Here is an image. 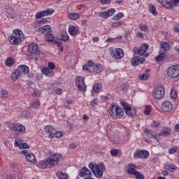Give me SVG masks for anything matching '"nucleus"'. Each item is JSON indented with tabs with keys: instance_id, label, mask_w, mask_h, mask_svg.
<instances>
[{
	"instance_id": "obj_1",
	"label": "nucleus",
	"mask_w": 179,
	"mask_h": 179,
	"mask_svg": "<svg viewBox=\"0 0 179 179\" xmlns=\"http://www.w3.org/2000/svg\"><path fill=\"white\" fill-rule=\"evenodd\" d=\"M38 32L45 34L46 41H48L49 43H54L55 41L58 47L62 45L61 41H55V36L52 34V28H51V26H43L38 29Z\"/></svg>"
},
{
	"instance_id": "obj_2",
	"label": "nucleus",
	"mask_w": 179,
	"mask_h": 179,
	"mask_svg": "<svg viewBox=\"0 0 179 179\" xmlns=\"http://www.w3.org/2000/svg\"><path fill=\"white\" fill-rule=\"evenodd\" d=\"M89 169L92 170L94 176L97 178H101L103 177V173L106 171V165L103 164H94L91 162L88 165Z\"/></svg>"
},
{
	"instance_id": "obj_3",
	"label": "nucleus",
	"mask_w": 179,
	"mask_h": 179,
	"mask_svg": "<svg viewBox=\"0 0 179 179\" xmlns=\"http://www.w3.org/2000/svg\"><path fill=\"white\" fill-rule=\"evenodd\" d=\"M24 40V34L20 29H15L13 34L8 36V41L12 45H17Z\"/></svg>"
},
{
	"instance_id": "obj_4",
	"label": "nucleus",
	"mask_w": 179,
	"mask_h": 179,
	"mask_svg": "<svg viewBox=\"0 0 179 179\" xmlns=\"http://www.w3.org/2000/svg\"><path fill=\"white\" fill-rule=\"evenodd\" d=\"M109 114L113 118H121L124 116V109L117 103H113L108 109Z\"/></svg>"
},
{
	"instance_id": "obj_5",
	"label": "nucleus",
	"mask_w": 179,
	"mask_h": 179,
	"mask_svg": "<svg viewBox=\"0 0 179 179\" xmlns=\"http://www.w3.org/2000/svg\"><path fill=\"white\" fill-rule=\"evenodd\" d=\"M47 159L50 164V168L54 169V167L59 166V163L64 157L59 153H51Z\"/></svg>"
},
{
	"instance_id": "obj_6",
	"label": "nucleus",
	"mask_w": 179,
	"mask_h": 179,
	"mask_svg": "<svg viewBox=\"0 0 179 179\" xmlns=\"http://www.w3.org/2000/svg\"><path fill=\"white\" fill-rule=\"evenodd\" d=\"M166 74L171 79L179 78V64L169 67Z\"/></svg>"
},
{
	"instance_id": "obj_7",
	"label": "nucleus",
	"mask_w": 179,
	"mask_h": 179,
	"mask_svg": "<svg viewBox=\"0 0 179 179\" xmlns=\"http://www.w3.org/2000/svg\"><path fill=\"white\" fill-rule=\"evenodd\" d=\"M28 50L30 54H34L35 55H38L41 58H44L45 57V53L40 51L38 50V45L36 43H31L28 46Z\"/></svg>"
},
{
	"instance_id": "obj_8",
	"label": "nucleus",
	"mask_w": 179,
	"mask_h": 179,
	"mask_svg": "<svg viewBox=\"0 0 179 179\" xmlns=\"http://www.w3.org/2000/svg\"><path fill=\"white\" fill-rule=\"evenodd\" d=\"M120 104L122 107H123L126 114L129 115V117H134V115H136V110L135 108H132L128 103L124 101H121Z\"/></svg>"
},
{
	"instance_id": "obj_9",
	"label": "nucleus",
	"mask_w": 179,
	"mask_h": 179,
	"mask_svg": "<svg viewBox=\"0 0 179 179\" xmlns=\"http://www.w3.org/2000/svg\"><path fill=\"white\" fill-rule=\"evenodd\" d=\"M9 129L16 134H24V132H26V127L23 126V124L19 123H14L10 125Z\"/></svg>"
},
{
	"instance_id": "obj_10",
	"label": "nucleus",
	"mask_w": 179,
	"mask_h": 179,
	"mask_svg": "<svg viewBox=\"0 0 179 179\" xmlns=\"http://www.w3.org/2000/svg\"><path fill=\"white\" fill-rule=\"evenodd\" d=\"M164 87L160 85L157 87L154 91H153V97L156 99L157 100H160L163 99V96H164Z\"/></svg>"
},
{
	"instance_id": "obj_11",
	"label": "nucleus",
	"mask_w": 179,
	"mask_h": 179,
	"mask_svg": "<svg viewBox=\"0 0 179 179\" xmlns=\"http://www.w3.org/2000/svg\"><path fill=\"white\" fill-rule=\"evenodd\" d=\"M110 52L112 58H114L115 59H121V58H124V50L121 48H115L114 50L110 48Z\"/></svg>"
},
{
	"instance_id": "obj_12",
	"label": "nucleus",
	"mask_w": 179,
	"mask_h": 179,
	"mask_svg": "<svg viewBox=\"0 0 179 179\" xmlns=\"http://www.w3.org/2000/svg\"><path fill=\"white\" fill-rule=\"evenodd\" d=\"M76 85L80 92H86V85H85V78L83 77H77Z\"/></svg>"
},
{
	"instance_id": "obj_13",
	"label": "nucleus",
	"mask_w": 179,
	"mask_h": 179,
	"mask_svg": "<svg viewBox=\"0 0 179 179\" xmlns=\"http://www.w3.org/2000/svg\"><path fill=\"white\" fill-rule=\"evenodd\" d=\"M134 159H148L149 157V151L145 150H137L134 154Z\"/></svg>"
},
{
	"instance_id": "obj_14",
	"label": "nucleus",
	"mask_w": 179,
	"mask_h": 179,
	"mask_svg": "<svg viewBox=\"0 0 179 179\" xmlns=\"http://www.w3.org/2000/svg\"><path fill=\"white\" fill-rule=\"evenodd\" d=\"M149 50V45L144 43L138 49L136 47H134L133 49L134 54H138V55H143L146 53V51Z\"/></svg>"
},
{
	"instance_id": "obj_15",
	"label": "nucleus",
	"mask_w": 179,
	"mask_h": 179,
	"mask_svg": "<svg viewBox=\"0 0 179 179\" xmlns=\"http://www.w3.org/2000/svg\"><path fill=\"white\" fill-rule=\"evenodd\" d=\"M52 13H54V10L48 8L45 10L36 13L35 17L36 19H41V17H44L45 16H50V15H52Z\"/></svg>"
},
{
	"instance_id": "obj_16",
	"label": "nucleus",
	"mask_w": 179,
	"mask_h": 179,
	"mask_svg": "<svg viewBox=\"0 0 179 179\" xmlns=\"http://www.w3.org/2000/svg\"><path fill=\"white\" fill-rule=\"evenodd\" d=\"M179 0H164V5L166 9H170V8H173V6H177L178 5Z\"/></svg>"
},
{
	"instance_id": "obj_17",
	"label": "nucleus",
	"mask_w": 179,
	"mask_h": 179,
	"mask_svg": "<svg viewBox=\"0 0 179 179\" xmlns=\"http://www.w3.org/2000/svg\"><path fill=\"white\" fill-rule=\"evenodd\" d=\"M79 176L80 177H92V176H93V174H92V171L90 170H89V169H87V167L83 166L79 173Z\"/></svg>"
},
{
	"instance_id": "obj_18",
	"label": "nucleus",
	"mask_w": 179,
	"mask_h": 179,
	"mask_svg": "<svg viewBox=\"0 0 179 179\" xmlns=\"http://www.w3.org/2000/svg\"><path fill=\"white\" fill-rule=\"evenodd\" d=\"M14 146L15 148H19V149H29L30 146L27 143H23L22 139L15 140L14 143Z\"/></svg>"
},
{
	"instance_id": "obj_19",
	"label": "nucleus",
	"mask_w": 179,
	"mask_h": 179,
	"mask_svg": "<svg viewBox=\"0 0 179 179\" xmlns=\"http://www.w3.org/2000/svg\"><path fill=\"white\" fill-rule=\"evenodd\" d=\"M162 108L164 113H170L173 110V103L170 101H165L162 103Z\"/></svg>"
},
{
	"instance_id": "obj_20",
	"label": "nucleus",
	"mask_w": 179,
	"mask_h": 179,
	"mask_svg": "<svg viewBox=\"0 0 179 179\" xmlns=\"http://www.w3.org/2000/svg\"><path fill=\"white\" fill-rule=\"evenodd\" d=\"M93 66H94L93 62L89 60L87 64L83 66V71L92 73V68L93 69Z\"/></svg>"
},
{
	"instance_id": "obj_21",
	"label": "nucleus",
	"mask_w": 179,
	"mask_h": 179,
	"mask_svg": "<svg viewBox=\"0 0 179 179\" xmlns=\"http://www.w3.org/2000/svg\"><path fill=\"white\" fill-rule=\"evenodd\" d=\"M17 71L18 73H20V75H26L27 73H29V66L26 65H22L17 67Z\"/></svg>"
},
{
	"instance_id": "obj_22",
	"label": "nucleus",
	"mask_w": 179,
	"mask_h": 179,
	"mask_svg": "<svg viewBox=\"0 0 179 179\" xmlns=\"http://www.w3.org/2000/svg\"><path fill=\"white\" fill-rule=\"evenodd\" d=\"M45 132L46 134H48L49 138H54V134H55V129L51 126H46L45 127Z\"/></svg>"
},
{
	"instance_id": "obj_23",
	"label": "nucleus",
	"mask_w": 179,
	"mask_h": 179,
	"mask_svg": "<svg viewBox=\"0 0 179 179\" xmlns=\"http://www.w3.org/2000/svg\"><path fill=\"white\" fill-rule=\"evenodd\" d=\"M159 135V136H169V135H171V129H170V128L164 127L162 128Z\"/></svg>"
},
{
	"instance_id": "obj_24",
	"label": "nucleus",
	"mask_w": 179,
	"mask_h": 179,
	"mask_svg": "<svg viewBox=\"0 0 179 179\" xmlns=\"http://www.w3.org/2000/svg\"><path fill=\"white\" fill-rule=\"evenodd\" d=\"M69 33L70 36H78L79 34V28L75 26H70L69 27Z\"/></svg>"
},
{
	"instance_id": "obj_25",
	"label": "nucleus",
	"mask_w": 179,
	"mask_h": 179,
	"mask_svg": "<svg viewBox=\"0 0 179 179\" xmlns=\"http://www.w3.org/2000/svg\"><path fill=\"white\" fill-rule=\"evenodd\" d=\"M38 167H39V169H50L48 158L38 163Z\"/></svg>"
},
{
	"instance_id": "obj_26",
	"label": "nucleus",
	"mask_w": 179,
	"mask_h": 179,
	"mask_svg": "<svg viewBox=\"0 0 179 179\" xmlns=\"http://www.w3.org/2000/svg\"><path fill=\"white\" fill-rule=\"evenodd\" d=\"M136 169V166L134 164H130L128 165V169H127V173L128 174H132L133 176H135L136 173H137V170L135 169Z\"/></svg>"
},
{
	"instance_id": "obj_27",
	"label": "nucleus",
	"mask_w": 179,
	"mask_h": 179,
	"mask_svg": "<svg viewBox=\"0 0 179 179\" xmlns=\"http://www.w3.org/2000/svg\"><path fill=\"white\" fill-rule=\"evenodd\" d=\"M144 134L148 138H151V139H156V132L153 131L152 130L145 129L144 130Z\"/></svg>"
},
{
	"instance_id": "obj_28",
	"label": "nucleus",
	"mask_w": 179,
	"mask_h": 179,
	"mask_svg": "<svg viewBox=\"0 0 179 179\" xmlns=\"http://www.w3.org/2000/svg\"><path fill=\"white\" fill-rule=\"evenodd\" d=\"M164 58H166V52L162 50H160L159 55L155 57V61L162 62V61H164Z\"/></svg>"
},
{
	"instance_id": "obj_29",
	"label": "nucleus",
	"mask_w": 179,
	"mask_h": 179,
	"mask_svg": "<svg viewBox=\"0 0 179 179\" xmlns=\"http://www.w3.org/2000/svg\"><path fill=\"white\" fill-rule=\"evenodd\" d=\"M42 72L46 76L51 77V76H54V75H55L54 70H51V69H48V68L42 69Z\"/></svg>"
},
{
	"instance_id": "obj_30",
	"label": "nucleus",
	"mask_w": 179,
	"mask_h": 179,
	"mask_svg": "<svg viewBox=\"0 0 179 179\" xmlns=\"http://www.w3.org/2000/svg\"><path fill=\"white\" fill-rule=\"evenodd\" d=\"M160 48L162 51H164V52H166V51H169V50H170V43L162 41L160 43Z\"/></svg>"
},
{
	"instance_id": "obj_31",
	"label": "nucleus",
	"mask_w": 179,
	"mask_h": 179,
	"mask_svg": "<svg viewBox=\"0 0 179 179\" xmlns=\"http://www.w3.org/2000/svg\"><path fill=\"white\" fill-rule=\"evenodd\" d=\"M26 159L27 160V162H29V163H36V162H37L34 154L27 155Z\"/></svg>"
},
{
	"instance_id": "obj_32",
	"label": "nucleus",
	"mask_w": 179,
	"mask_h": 179,
	"mask_svg": "<svg viewBox=\"0 0 179 179\" xmlns=\"http://www.w3.org/2000/svg\"><path fill=\"white\" fill-rule=\"evenodd\" d=\"M92 69L93 72H94L95 73H100V72H103V66H101V64L94 65Z\"/></svg>"
},
{
	"instance_id": "obj_33",
	"label": "nucleus",
	"mask_w": 179,
	"mask_h": 179,
	"mask_svg": "<svg viewBox=\"0 0 179 179\" xmlns=\"http://www.w3.org/2000/svg\"><path fill=\"white\" fill-rule=\"evenodd\" d=\"M10 78H11L12 80H13V82H16V80H17V79H19V78H20V74L16 70L12 73Z\"/></svg>"
},
{
	"instance_id": "obj_34",
	"label": "nucleus",
	"mask_w": 179,
	"mask_h": 179,
	"mask_svg": "<svg viewBox=\"0 0 179 179\" xmlns=\"http://www.w3.org/2000/svg\"><path fill=\"white\" fill-rule=\"evenodd\" d=\"M148 10L150 13L154 15V16H157V10H156V7L153 4H150L148 6Z\"/></svg>"
},
{
	"instance_id": "obj_35",
	"label": "nucleus",
	"mask_w": 179,
	"mask_h": 179,
	"mask_svg": "<svg viewBox=\"0 0 179 179\" xmlns=\"http://www.w3.org/2000/svg\"><path fill=\"white\" fill-rule=\"evenodd\" d=\"M165 169L169 171H174V170H177V166L172 164H166Z\"/></svg>"
},
{
	"instance_id": "obj_36",
	"label": "nucleus",
	"mask_w": 179,
	"mask_h": 179,
	"mask_svg": "<svg viewBox=\"0 0 179 179\" xmlns=\"http://www.w3.org/2000/svg\"><path fill=\"white\" fill-rule=\"evenodd\" d=\"M41 105L40 101L38 100H34L30 103V107H32L33 108H39Z\"/></svg>"
},
{
	"instance_id": "obj_37",
	"label": "nucleus",
	"mask_w": 179,
	"mask_h": 179,
	"mask_svg": "<svg viewBox=\"0 0 179 179\" xmlns=\"http://www.w3.org/2000/svg\"><path fill=\"white\" fill-rule=\"evenodd\" d=\"M102 88L103 85L100 83H97L94 85L92 90L94 93H99V90H101Z\"/></svg>"
},
{
	"instance_id": "obj_38",
	"label": "nucleus",
	"mask_w": 179,
	"mask_h": 179,
	"mask_svg": "<svg viewBox=\"0 0 179 179\" xmlns=\"http://www.w3.org/2000/svg\"><path fill=\"white\" fill-rule=\"evenodd\" d=\"M131 64L132 66H136L139 65V57H134L131 59Z\"/></svg>"
},
{
	"instance_id": "obj_39",
	"label": "nucleus",
	"mask_w": 179,
	"mask_h": 179,
	"mask_svg": "<svg viewBox=\"0 0 179 179\" xmlns=\"http://www.w3.org/2000/svg\"><path fill=\"white\" fill-rule=\"evenodd\" d=\"M56 176L59 179H68V175L64 172H57L56 173Z\"/></svg>"
},
{
	"instance_id": "obj_40",
	"label": "nucleus",
	"mask_w": 179,
	"mask_h": 179,
	"mask_svg": "<svg viewBox=\"0 0 179 179\" xmlns=\"http://www.w3.org/2000/svg\"><path fill=\"white\" fill-rule=\"evenodd\" d=\"M11 169L16 173L17 176L20 174V171L17 169V164L13 163L11 164Z\"/></svg>"
},
{
	"instance_id": "obj_41",
	"label": "nucleus",
	"mask_w": 179,
	"mask_h": 179,
	"mask_svg": "<svg viewBox=\"0 0 179 179\" xmlns=\"http://www.w3.org/2000/svg\"><path fill=\"white\" fill-rule=\"evenodd\" d=\"M6 12L8 13L7 17L8 19H15V15L12 14V12H13V10H12V8H7L6 10Z\"/></svg>"
},
{
	"instance_id": "obj_42",
	"label": "nucleus",
	"mask_w": 179,
	"mask_h": 179,
	"mask_svg": "<svg viewBox=\"0 0 179 179\" xmlns=\"http://www.w3.org/2000/svg\"><path fill=\"white\" fill-rule=\"evenodd\" d=\"M69 17L71 20H78V19H79V14L77 13H72L69 15Z\"/></svg>"
},
{
	"instance_id": "obj_43",
	"label": "nucleus",
	"mask_w": 179,
	"mask_h": 179,
	"mask_svg": "<svg viewBox=\"0 0 179 179\" xmlns=\"http://www.w3.org/2000/svg\"><path fill=\"white\" fill-rule=\"evenodd\" d=\"M62 41H64V43H66L68 40H69V36H68V34L66 31H63L62 33Z\"/></svg>"
},
{
	"instance_id": "obj_44",
	"label": "nucleus",
	"mask_w": 179,
	"mask_h": 179,
	"mask_svg": "<svg viewBox=\"0 0 179 179\" xmlns=\"http://www.w3.org/2000/svg\"><path fill=\"white\" fill-rule=\"evenodd\" d=\"M150 76V74L143 73V75L138 76V79H140V80H148Z\"/></svg>"
},
{
	"instance_id": "obj_45",
	"label": "nucleus",
	"mask_w": 179,
	"mask_h": 179,
	"mask_svg": "<svg viewBox=\"0 0 179 179\" xmlns=\"http://www.w3.org/2000/svg\"><path fill=\"white\" fill-rule=\"evenodd\" d=\"M13 64H14L13 59H12V57H8L6 61V66H12Z\"/></svg>"
},
{
	"instance_id": "obj_46",
	"label": "nucleus",
	"mask_w": 179,
	"mask_h": 179,
	"mask_svg": "<svg viewBox=\"0 0 179 179\" xmlns=\"http://www.w3.org/2000/svg\"><path fill=\"white\" fill-rule=\"evenodd\" d=\"M124 17V13H118L116 15L113 16V20H120L122 17Z\"/></svg>"
},
{
	"instance_id": "obj_47",
	"label": "nucleus",
	"mask_w": 179,
	"mask_h": 179,
	"mask_svg": "<svg viewBox=\"0 0 179 179\" xmlns=\"http://www.w3.org/2000/svg\"><path fill=\"white\" fill-rule=\"evenodd\" d=\"M152 112V106L148 105L145 106V109L144 110V113L146 115H149V114H150V113Z\"/></svg>"
},
{
	"instance_id": "obj_48",
	"label": "nucleus",
	"mask_w": 179,
	"mask_h": 179,
	"mask_svg": "<svg viewBox=\"0 0 179 179\" xmlns=\"http://www.w3.org/2000/svg\"><path fill=\"white\" fill-rule=\"evenodd\" d=\"M134 176L136 179H145V176L139 171H137Z\"/></svg>"
},
{
	"instance_id": "obj_49",
	"label": "nucleus",
	"mask_w": 179,
	"mask_h": 179,
	"mask_svg": "<svg viewBox=\"0 0 179 179\" xmlns=\"http://www.w3.org/2000/svg\"><path fill=\"white\" fill-rule=\"evenodd\" d=\"M177 150H178V148L175 146L169 150V155H174V153L177 152Z\"/></svg>"
},
{
	"instance_id": "obj_50",
	"label": "nucleus",
	"mask_w": 179,
	"mask_h": 179,
	"mask_svg": "<svg viewBox=\"0 0 179 179\" xmlns=\"http://www.w3.org/2000/svg\"><path fill=\"white\" fill-rule=\"evenodd\" d=\"M1 94L2 99H6V97L9 96V93L6 91V90H1Z\"/></svg>"
},
{
	"instance_id": "obj_51",
	"label": "nucleus",
	"mask_w": 179,
	"mask_h": 179,
	"mask_svg": "<svg viewBox=\"0 0 179 179\" xmlns=\"http://www.w3.org/2000/svg\"><path fill=\"white\" fill-rule=\"evenodd\" d=\"M122 24H124V22H113L111 27H120V26H122Z\"/></svg>"
},
{
	"instance_id": "obj_52",
	"label": "nucleus",
	"mask_w": 179,
	"mask_h": 179,
	"mask_svg": "<svg viewBox=\"0 0 179 179\" xmlns=\"http://www.w3.org/2000/svg\"><path fill=\"white\" fill-rule=\"evenodd\" d=\"M99 15L101 16V17H103V19H107L109 17L107 11L101 12L99 13Z\"/></svg>"
},
{
	"instance_id": "obj_53",
	"label": "nucleus",
	"mask_w": 179,
	"mask_h": 179,
	"mask_svg": "<svg viewBox=\"0 0 179 179\" xmlns=\"http://www.w3.org/2000/svg\"><path fill=\"white\" fill-rule=\"evenodd\" d=\"M90 104L92 107V108H96V106H97L99 104L98 101H97V98L94 99L91 102Z\"/></svg>"
},
{
	"instance_id": "obj_54",
	"label": "nucleus",
	"mask_w": 179,
	"mask_h": 179,
	"mask_svg": "<svg viewBox=\"0 0 179 179\" xmlns=\"http://www.w3.org/2000/svg\"><path fill=\"white\" fill-rule=\"evenodd\" d=\"M170 96L171 99H177V92L174 90H171Z\"/></svg>"
},
{
	"instance_id": "obj_55",
	"label": "nucleus",
	"mask_w": 179,
	"mask_h": 179,
	"mask_svg": "<svg viewBox=\"0 0 179 179\" xmlns=\"http://www.w3.org/2000/svg\"><path fill=\"white\" fill-rule=\"evenodd\" d=\"M139 27L142 31H148V26L146 24H141Z\"/></svg>"
},
{
	"instance_id": "obj_56",
	"label": "nucleus",
	"mask_w": 179,
	"mask_h": 179,
	"mask_svg": "<svg viewBox=\"0 0 179 179\" xmlns=\"http://www.w3.org/2000/svg\"><path fill=\"white\" fill-rule=\"evenodd\" d=\"M108 13V16L110 17V16H113L115 13V9L111 8L109 9L108 11H106Z\"/></svg>"
},
{
	"instance_id": "obj_57",
	"label": "nucleus",
	"mask_w": 179,
	"mask_h": 179,
	"mask_svg": "<svg viewBox=\"0 0 179 179\" xmlns=\"http://www.w3.org/2000/svg\"><path fill=\"white\" fill-rule=\"evenodd\" d=\"M54 136H55V138H62V136H64V134H62V132H57V130H55V134H54Z\"/></svg>"
},
{
	"instance_id": "obj_58",
	"label": "nucleus",
	"mask_w": 179,
	"mask_h": 179,
	"mask_svg": "<svg viewBox=\"0 0 179 179\" xmlns=\"http://www.w3.org/2000/svg\"><path fill=\"white\" fill-rule=\"evenodd\" d=\"M32 96H34L35 97H40V91L38 90H34Z\"/></svg>"
},
{
	"instance_id": "obj_59",
	"label": "nucleus",
	"mask_w": 179,
	"mask_h": 179,
	"mask_svg": "<svg viewBox=\"0 0 179 179\" xmlns=\"http://www.w3.org/2000/svg\"><path fill=\"white\" fill-rule=\"evenodd\" d=\"M48 68L53 71V69H55V64H54L53 62H49Z\"/></svg>"
},
{
	"instance_id": "obj_60",
	"label": "nucleus",
	"mask_w": 179,
	"mask_h": 179,
	"mask_svg": "<svg viewBox=\"0 0 179 179\" xmlns=\"http://www.w3.org/2000/svg\"><path fill=\"white\" fill-rule=\"evenodd\" d=\"M45 23H47V20L44 18L37 22V24L39 26H41V24H45Z\"/></svg>"
},
{
	"instance_id": "obj_61",
	"label": "nucleus",
	"mask_w": 179,
	"mask_h": 179,
	"mask_svg": "<svg viewBox=\"0 0 179 179\" xmlns=\"http://www.w3.org/2000/svg\"><path fill=\"white\" fill-rule=\"evenodd\" d=\"M110 155H111V156H117V155H118V150H115V149L111 150Z\"/></svg>"
},
{
	"instance_id": "obj_62",
	"label": "nucleus",
	"mask_w": 179,
	"mask_h": 179,
	"mask_svg": "<svg viewBox=\"0 0 179 179\" xmlns=\"http://www.w3.org/2000/svg\"><path fill=\"white\" fill-rule=\"evenodd\" d=\"M99 1L103 5H106V4L110 3L111 2V0H99Z\"/></svg>"
},
{
	"instance_id": "obj_63",
	"label": "nucleus",
	"mask_w": 179,
	"mask_h": 179,
	"mask_svg": "<svg viewBox=\"0 0 179 179\" xmlns=\"http://www.w3.org/2000/svg\"><path fill=\"white\" fill-rule=\"evenodd\" d=\"M55 93L57 94H62V89L61 88H57L55 90Z\"/></svg>"
},
{
	"instance_id": "obj_64",
	"label": "nucleus",
	"mask_w": 179,
	"mask_h": 179,
	"mask_svg": "<svg viewBox=\"0 0 179 179\" xmlns=\"http://www.w3.org/2000/svg\"><path fill=\"white\" fill-rule=\"evenodd\" d=\"M136 36L139 37L140 38H143V37H145V35L142 32H138L136 34Z\"/></svg>"
}]
</instances>
